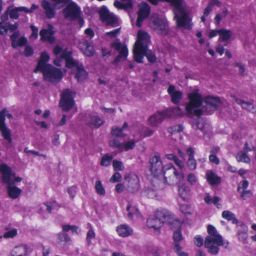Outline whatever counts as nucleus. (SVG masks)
Returning a JSON list of instances; mask_svg holds the SVG:
<instances>
[{
    "label": "nucleus",
    "mask_w": 256,
    "mask_h": 256,
    "mask_svg": "<svg viewBox=\"0 0 256 256\" xmlns=\"http://www.w3.org/2000/svg\"><path fill=\"white\" fill-rule=\"evenodd\" d=\"M112 46L119 52L118 56L113 62L114 64H116L121 60H125L128 55L127 47L120 42H115L112 44Z\"/></svg>",
    "instance_id": "4468645a"
},
{
    "label": "nucleus",
    "mask_w": 256,
    "mask_h": 256,
    "mask_svg": "<svg viewBox=\"0 0 256 256\" xmlns=\"http://www.w3.org/2000/svg\"><path fill=\"white\" fill-rule=\"evenodd\" d=\"M28 249L24 244H20L14 246L10 251L8 256H28Z\"/></svg>",
    "instance_id": "a211bd4d"
},
{
    "label": "nucleus",
    "mask_w": 256,
    "mask_h": 256,
    "mask_svg": "<svg viewBox=\"0 0 256 256\" xmlns=\"http://www.w3.org/2000/svg\"><path fill=\"white\" fill-rule=\"evenodd\" d=\"M64 62H66L67 68H72L74 71L75 77L78 82L86 79L88 73L84 70L83 65L71 58L70 52L67 50L63 52V55L60 59H57L54 61V64L56 66H61L62 64Z\"/></svg>",
    "instance_id": "f03ea898"
},
{
    "label": "nucleus",
    "mask_w": 256,
    "mask_h": 256,
    "mask_svg": "<svg viewBox=\"0 0 256 256\" xmlns=\"http://www.w3.org/2000/svg\"><path fill=\"white\" fill-rule=\"evenodd\" d=\"M109 144L110 146L116 148L121 151L123 150V144L120 143L117 140L114 139L110 140Z\"/></svg>",
    "instance_id": "8fccbe9b"
},
{
    "label": "nucleus",
    "mask_w": 256,
    "mask_h": 256,
    "mask_svg": "<svg viewBox=\"0 0 256 256\" xmlns=\"http://www.w3.org/2000/svg\"><path fill=\"white\" fill-rule=\"evenodd\" d=\"M0 172L2 173V180L4 182L8 185L12 184L14 174H12L10 168L6 164H3Z\"/></svg>",
    "instance_id": "6ab92c4d"
},
{
    "label": "nucleus",
    "mask_w": 256,
    "mask_h": 256,
    "mask_svg": "<svg viewBox=\"0 0 256 256\" xmlns=\"http://www.w3.org/2000/svg\"><path fill=\"white\" fill-rule=\"evenodd\" d=\"M180 208L183 214H192L190 206L186 204H181Z\"/></svg>",
    "instance_id": "864d4df0"
},
{
    "label": "nucleus",
    "mask_w": 256,
    "mask_h": 256,
    "mask_svg": "<svg viewBox=\"0 0 256 256\" xmlns=\"http://www.w3.org/2000/svg\"><path fill=\"white\" fill-rule=\"evenodd\" d=\"M18 28V24L17 23L11 24L7 22L3 25L0 22V34L3 35L7 33L8 31L14 32L10 36L12 45L14 48L24 46L27 42L26 39L24 37H21L18 38L20 34L18 31H16Z\"/></svg>",
    "instance_id": "20e7f679"
},
{
    "label": "nucleus",
    "mask_w": 256,
    "mask_h": 256,
    "mask_svg": "<svg viewBox=\"0 0 256 256\" xmlns=\"http://www.w3.org/2000/svg\"><path fill=\"white\" fill-rule=\"evenodd\" d=\"M112 158L113 157L112 156L106 154L102 158L100 164L102 166H107L110 164V162Z\"/></svg>",
    "instance_id": "a18cd8bd"
},
{
    "label": "nucleus",
    "mask_w": 256,
    "mask_h": 256,
    "mask_svg": "<svg viewBox=\"0 0 256 256\" xmlns=\"http://www.w3.org/2000/svg\"><path fill=\"white\" fill-rule=\"evenodd\" d=\"M88 225L90 226V228L86 234V241L88 244H91V240L95 238L96 234L91 224H89Z\"/></svg>",
    "instance_id": "37998d69"
},
{
    "label": "nucleus",
    "mask_w": 256,
    "mask_h": 256,
    "mask_svg": "<svg viewBox=\"0 0 256 256\" xmlns=\"http://www.w3.org/2000/svg\"><path fill=\"white\" fill-rule=\"evenodd\" d=\"M99 14L102 20L106 24L116 26L118 22V18L109 12L106 7L102 6L100 10Z\"/></svg>",
    "instance_id": "f8f14e48"
},
{
    "label": "nucleus",
    "mask_w": 256,
    "mask_h": 256,
    "mask_svg": "<svg viewBox=\"0 0 256 256\" xmlns=\"http://www.w3.org/2000/svg\"><path fill=\"white\" fill-rule=\"evenodd\" d=\"M174 162L179 168L180 170H181L180 172H182V170L185 169L184 163L179 160L178 157L174 160Z\"/></svg>",
    "instance_id": "e2e57ef3"
},
{
    "label": "nucleus",
    "mask_w": 256,
    "mask_h": 256,
    "mask_svg": "<svg viewBox=\"0 0 256 256\" xmlns=\"http://www.w3.org/2000/svg\"><path fill=\"white\" fill-rule=\"evenodd\" d=\"M123 130L118 127H113L112 129V134L116 137H124V134L122 132Z\"/></svg>",
    "instance_id": "de8ad7c7"
},
{
    "label": "nucleus",
    "mask_w": 256,
    "mask_h": 256,
    "mask_svg": "<svg viewBox=\"0 0 256 256\" xmlns=\"http://www.w3.org/2000/svg\"><path fill=\"white\" fill-rule=\"evenodd\" d=\"M126 209L128 212V217L130 220H132L134 216H135L138 218H142L138 210L136 207H132L128 204L126 206Z\"/></svg>",
    "instance_id": "2f4dec72"
},
{
    "label": "nucleus",
    "mask_w": 256,
    "mask_h": 256,
    "mask_svg": "<svg viewBox=\"0 0 256 256\" xmlns=\"http://www.w3.org/2000/svg\"><path fill=\"white\" fill-rule=\"evenodd\" d=\"M222 217L228 221H232V224H237L238 220L236 218L235 214L230 211L224 210L222 212Z\"/></svg>",
    "instance_id": "f704fd0d"
},
{
    "label": "nucleus",
    "mask_w": 256,
    "mask_h": 256,
    "mask_svg": "<svg viewBox=\"0 0 256 256\" xmlns=\"http://www.w3.org/2000/svg\"><path fill=\"white\" fill-rule=\"evenodd\" d=\"M112 166L114 170H122L124 168L122 162L116 160L113 161Z\"/></svg>",
    "instance_id": "5fc2aeb1"
},
{
    "label": "nucleus",
    "mask_w": 256,
    "mask_h": 256,
    "mask_svg": "<svg viewBox=\"0 0 256 256\" xmlns=\"http://www.w3.org/2000/svg\"><path fill=\"white\" fill-rule=\"evenodd\" d=\"M194 242L196 245L198 247H200L203 244L204 240L201 236H196L194 238Z\"/></svg>",
    "instance_id": "69168bd1"
},
{
    "label": "nucleus",
    "mask_w": 256,
    "mask_h": 256,
    "mask_svg": "<svg viewBox=\"0 0 256 256\" xmlns=\"http://www.w3.org/2000/svg\"><path fill=\"white\" fill-rule=\"evenodd\" d=\"M234 100L239 104H240L242 108L250 112H256V108L253 104L250 102H246L240 100L236 96H234Z\"/></svg>",
    "instance_id": "cd10ccee"
},
{
    "label": "nucleus",
    "mask_w": 256,
    "mask_h": 256,
    "mask_svg": "<svg viewBox=\"0 0 256 256\" xmlns=\"http://www.w3.org/2000/svg\"><path fill=\"white\" fill-rule=\"evenodd\" d=\"M184 129V126L182 124L174 125L168 128V132L172 134H174L182 132Z\"/></svg>",
    "instance_id": "a19ab883"
},
{
    "label": "nucleus",
    "mask_w": 256,
    "mask_h": 256,
    "mask_svg": "<svg viewBox=\"0 0 256 256\" xmlns=\"http://www.w3.org/2000/svg\"><path fill=\"white\" fill-rule=\"evenodd\" d=\"M148 26L157 34L166 36L169 32L168 22L165 16L153 14L149 19Z\"/></svg>",
    "instance_id": "39448f33"
},
{
    "label": "nucleus",
    "mask_w": 256,
    "mask_h": 256,
    "mask_svg": "<svg viewBox=\"0 0 256 256\" xmlns=\"http://www.w3.org/2000/svg\"><path fill=\"white\" fill-rule=\"evenodd\" d=\"M188 101L185 104V110L188 114L196 116L202 115L204 112L212 114L214 111L218 110L220 104L218 98L208 96L205 98L204 102L206 104L202 108V98L197 89L188 94Z\"/></svg>",
    "instance_id": "f257e3e1"
},
{
    "label": "nucleus",
    "mask_w": 256,
    "mask_h": 256,
    "mask_svg": "<svg viewBox=\"0 0 256 256\" xmlns=\"http://www.w3.org/2000/svg\"><path fill=\"white\" fill-rule=\"evenodd\" d=\"M192 126L193 128L196 130L198 129L200 130H202L204 128V126L202 123H200L198 118H196L192 122Z\"/></svg>",
    "instance_id": "09e8293b"
},
{
    "label": "nucleus",
    "mask_w": 256,
    "mask_h": 256,
    "mask_svg": "<svg viewBox=\"0 0 256 256\" xmlns=\"http://www.w3.org/2000/svg\"><path fill=\"white\" fill-rule=\"evenodd\" d=\"M237 233L248 232V228L244 224H238L236 226Z\"/></svg>",
    "instance_id": "680f3d73"
},
{
    "label": "nucleus",
    "mask_w": 256,
    "mask_h": 256,
    "mask_svg": "<svg viewBox=\"0 0 256 256\" xmlns=\"http://www.w3.org/2000/svg\"><path fill=\"white\" fill-rule=\"evenodd\" d=\"M138 16L136 22V26L140 28L142 26L144 20V8L142 6L138 12Z\"/></svg>",
    "instance_id": "58836bf2"
},
{
    "label": "nucleus",
    "mask_w": 256,
    "mask_h": 256,
    "mask_svg": "<svg viewBox=\"0 0 256 256\" xmlns=\"http://www.w3.org/2000/svg\"><path fill=\"white\" fill-rule=\"evenodd\" d=\"M122 178V176L119 172H116L113 176L111 177L110 179V182H117L120 181Z\"/></svg>",
    "instance_id": "0e129e2a"
},
{
    "label": "nucleus",
    "mask_w": 256,
    "mask_h": 256,
    "mask_svg": "<svg viewBox=\"0 0 256 256\" xmlns=\"http://www.w3.org/2000/svg\"><path fill=\"white\" fill-rule=\"evenodd\" d=\"M168 92L170 96L171 100L174 104L180 102L182 98V93L179 90H176L174 86L170 85L168 89Z\"/></svg>",
    "instance_id": "4be33fe9"
},
{
    "label": "nucleus",
    "mask_w": 256,
    "mask_h": 256,
    "mask_svg": "<svg viewBox=\"0 0 256 256\" xmlns=\"http://www.w3.org/2000/svg\"><path fill=\"white\" fill-rule=\"evenodd\" d=\"M208 232L209 234L206 238L205 246L208 248V252L212 254H216L218 252V246H222L225 248L228 245V242H224L220 235L217 234L216 228L212 225L208 226Z\"/></svg>",
    "instance_id": "7ed1b4c3"
},
{
    "label": "nucleus",
    "mask_w": 256,
    "mask_h": 256,
    "mask_svg": "<svg viewBox=\"0 0 256 256\" xmlns=\"http://www.w3.org/2000/svg\"><path fill=\"white\" fill-rule=\"evenodd\" d=\"M190 192V188L186 186H181L178 188V194L184 200H188V196Z\"/></svg>",
    "instance_id": "c9c22d12"
},
{
    "label": "nucleus",
    "mask_w": 256,
    "mask_h": 256,
    "mask_svg": "<svg viewBox=\"0 0 256 256\" xmlns=\"http://www.w3.org/2000/svg\"><path fill=\"white\" fill-rule=\"evenodd\" d=\"M239 240L244 242L248 237V232L237 233Z\"/></svg>",
    "instance_id": "338daca9"
},
{
    "label": "nucleus",
    "mask_w": 256,
    "mask_h": 256,
    "mask_svg": "<svg viewBox=\"0 0 256 256\" xmlns=\"http://www.w3.org/2000/svg\"><path fill=\"white\" fill-rule=\"evenodd\" d=\"M228 14V10L226 8H224L222 12L220 14H218L216 15L214 18V22L216 25H218L220 23V21L222 19L225 18Z\"/></svg>",
    "instance_id": "49530a36"
},
{
    "label": "nucleus",
    "mask_w": 256,
    "mask_h": 256,
    "mask_svg": "<svg viewBox=\"0 0 256 256\" xmlns=\"http://www.w3.org/2000/svg\"><path fill=\"white\" fill-rule=\"evenodd\" d=\"M150 170L152 176H158L164 173V168L159 154H156L150 160Z\"/></svg>",
    "instance_id": "9b49d317"
},
{
    "label": "nucleus",
    "mask_w": 256,
    "mask_h": 256,
    "mask_svg": "<svg viewBox=\"0 0 256 256\" xmlns=\"http://www.w3.org/2000/svg\"><path fill=\"white\" fill-rule=\"evenodd\" d=\"M96 193L98 194L104 196L106 194L105 190L102 184V183L100 180H97L95 183L94 186Z\"/></svg>",
    "instance_id": "ea45409f"
},
{
    "label": "nucleus",
    "mask_w": 256,
    "mask_h": 256,
    "mask_svg": "<svg viewBox=\"0 0 256 256\" xmlns=\"http://www.w3.org/2000/svg\"><path fill=\"white\" fill-rule=\"evenodd\" d=\"M133 53L135 60L138 62H142L144 56V32L142 30L138 31L137 40L133 48Z\"/></svg>",
    "instance_id": "0eeeda50"
},
{
    "label": "nucleus",
    "mask_w": 256,
    "mask_h": 256,
    "mask_svg": "<svg viewBox=\"0 0 256 256\" xmlns=\"http://www.w3.org/2000/svg\"><path fill=\"white\" fill-rule=\"evenodd\" d=\"M104 122V121L96 116H89L86 120V124H88L96 128L100 126Z\"/></svg>",
    "instance_id": "c85d7f7f"
},
{
    "label": "nucleus",
    "mask_w": 256,
    "mask_h": 256,
    "mask_svg": "<svg viewBox=\"0 0 256 256\" xmlns=\"http://www.w3.org/2000/svg\"><path fill=\"white\" fill-rule=\"evenodd\" d=\"M49 59L50 56L46 52H42L40 60L38 61L36 68L34 70V72H36L38 70L40 72L46 68L50 66L51 65L47 64Z\"/></svg>",
    "instance_id": "412c9836"
},
{
    "label": "nucleus",
    "mask_w": 256,
    "mask_h": 256,
    "mask_svg": "<svg viewBox=\"0 0 256 256\" xmlns=\"http://www.w3.org/2000/svg\"><path fill=\"white\" fill-rule=\"evenodd\" d=\"M51 28L52 26H50L48 29H43L40 32V34L42 40L47 41L50 43H52L54 41V38L53 37L54 32Z\"/></svg>",
    "instance_id": "393cba45"
},
{
    "label": "nucleus",
    "mask_w": 256,
    "mask_h": 256,
    "mask_svg": "<svg viewBox=\"0 0 256 256\" xmlns=\"http://www.w3.org/2000/svg\"><path fill=\"white\" fill-rule=\"evenodd\" d=\"M7 190L8 196L10 198L15 199L20 195L22 190L11 184L7 186Z\"/></svg>",
    "instance_id": "c756f323"
},
{
    "label": "nucleus",
    "mask_w": 256,
    "mask_h": 256,
    "mask_svg": "<svg viewBox=\"0 0 256 256\" xmlns=\"http://www.w3.org/2000/svg\"><path fill=\"white\" fill-rule=\"evenodd\" d=\"M209 160L216 164H218L220 163V160L216 156V154H210L209 156Z\"/></svg>",
    "instance_id": "774afa93"
},
{
    "label": "nucleus",
    "mask_w": 256,
    "mask_h": 256,
    "mask_svg": "<svg viewBox=\"0 0 256 256\" xmlns=\"http://www.w3.org/2000/svg\"><path fill=\"white\" fill-rule=\"evenodd\" d=\"M164 174L158 176H152L150 180L152 184L154 186L156 190H162L165 188L166 184Z\"/></svg>",
    "instance_id": "2eb2a0df"
},
{
    "label": "nucleus",
    "mask_w": 256,
    "mask_h": 256,
    "mask_svg": "<svg viewBox=\"0 0 256 256\" xmlns=\"http://www.w3.org/2000/svg\"><path fill=\"white\" fill-rule=\"evenodd\" d=\"M17 234V230L16 229H12L10 230L4 234V236L6 238H12L16 236Z\"/></svg>",
    "instance_id": "052dcab7"
},
{
    "label": "nucleus",
    "mask_w": 256,
    "mask_h": 256,
    "mask_svg": "<svg viewBox=\"0 0 256 256\" xmlns=\"http://www.w3.org/2000/svg\"><path fill=\"white\" fill-rule=\"evenodd\" d=\"M135 145V142L132 141H128L124 143V144H123V150H125L126 151H128L132 149Z\"/></svg>",
    "instance_id": "bf43d9fd"
},
{
    "label": "nucleus",
    "mask_w": 256,
    "mask_h": 256,
    "mask_svg": "<svg viewBox=\"0 0 256 256\" xmlns=\"http://www.w3.org/2000/svg\"><path fill=\"white\" fill-rule=\"evenodd\" d=\"M80 11L78 6L74 2H72L64 9L63 13L65 18L74 20L80 16Z\"/></svg>",
    "instance_id": "ddd939ff"
},
{
    "label": "nucleus",
    "mask_w": 256,
    "mask_h": 256,
    "mask_svg": "<svg viewBox=\"0 0 256 256\" xmlns=\"http://www.w3.org/2000/svg\"><path fill=\"white\" fill-rule=\"evenodd\" d=\"M246 152L240 151L237 154L236 158L238 162L248 164L250 162V158L247 156Z\"/></svg>",
    "instance_id": "e433bc0d"
},
{
    "label": "nucleus",
    "mask_w": 256,
    "mask_h": 256,
    "mask_svg": "<svg viewBox=\"0 0 256 256\" xmlns=\"http://www.w3.org/2000/svg\"><path fill=\"white\" fill-rule=\"evenodd\" d=\"M70 0H51L55 8H60L69 2Z\"/></svg>",
    "instance_id": "c03bdc74"
},
{
    "label": "nucleus",
    "mask_w": 256,
    "mask_h": 256,
    "mask_svg": "<svg viewBox=\"0 0 256 256\" xmlns=\"http://www.w3.org/2000/svg\"><path fill=\"white\" fill-rule=\"evenodd\" d=\"M206 178L208 182L211 185L218 184L221 182L220 178L212 172H208L206 174Z\"/></svg>",
    "instance_id": "7c9ffc66"
},
{
    "label": "nucleus",
    "mask_w": 256,
    "mask_h": 256,
    "mask_svg": "<svg viewBox=\"0 0 256 256\" xmlns=\"http://www.w3.org/2000/svg\"><path fill=\"white\" fill-rule=\"evenodd\" d=\"M26 10V8L24 6L16 7L11 10H8L10 17L12 19L16 20L19 16L18 12H24Z\"/></svg>",
    "instance_id": "72a5a7b5"
},
{
    "label": "nucleus",
    "mask_w": 256,
    "mask_h": 256,
    "mask_svg": "<svg viewBox=\"0 0 256 256\" xmlns=\"http://www.w3.org/2000/svg\"><path fill=\"white\" fill-rule=\"evenodd\" d=\"M164 173V178L166 180V184L168 185L177 184L182 181L184 178L183 172H178L176 168L171 164L166 166Z\"/></svg>",
    "instance_id": "423d86ee"
},
{
    "label": "nucleus",
    "mask_w": 256,
    "mask_h": 256,
    "mask_svg": "<svg viewBox=\"0 0 256 256\" xmlns=\"http://www.w3.org/2000/svg\"><path fill=\"white\" fill-rule=\"evenodd\" d=\"M118 234L122 237H126L132 234V228L127 224H121L116 228Z\"/></svg>",
    "instance_id": "bb28decb"
},
{
    "label": "nucleus",
    "mask_w": 256,
    "mask_h": 256,
    "mask_svg": "<svg viewBox=\"0 0 256 256\" xmlns=\"http://www.w3.org/2000/svg\"><path fill=\"white\" fill-rule=\"evenodd\" d=\"M239 192L241 194L240 196L244 200L250 198L253 194L252 192L250 190H242V192Z\"/></svg>",
    "instance_id": "4d7b16f0"
},
{
    "label": "nucleus",
    "mask_w": 256,
    "mask_h": 256,
    "mask_svg": "<svg viewBox=\"0 0 256 256\" xmlns=\"http://www.w3.org/2000/svg\"><path fill=\"white\" fill-rule=\"evenodd\" d=\"M66 50H67L68 52H70V57H72V52L70 51H69L68 50L66 49H65L64 50H63L62 48L58 46H56L54 48V50H53V52H54V53L55 55L56 56H58V54H60V57L58 58H57L56 59H55L54 60V61L57 59H60V58L63 55V52L66 51Z\"/></svg>",
    "instance_id": "79ce46f5"
},
{
    "label": "nucleus",
    "mask_w": 256,
    "mask_h": 256,
    "mask_svg": "<svg viewBox=\"0 0 256 256\" xmlns=\"http://www.w3.org/2000/svg\"><path fill=\"white\" fill-rule=\"evenodd\" d=\"M74 104V94L69 90H64L61 95L60 106L64 111H68L72 108Z\"/></svg>",
    "instance_id": "1a4fd4ad"
},
{
    "label": "nucleus",
    "mask_w": 256,
    "mask_h": 256,
    "mask_svg": "<svg viewBox=\"0 0 256 256\" xmlns=\"http://www.w3.org/2000/svg\"><path fill=\"white\" fill-rule=\"evenodd\" d=\"M219 34V41H226L230 38L232 34V32L231 31L228 30H220Z\"/></svg>",
    "instance_id": "4c0bfd02"
},
{
    "label": "nucleus",
    "mask_w": 256,
    "mask_h": 256,
    "mask_svg": "<svg viewBox=\"0 0 256 256\" xmlns=\"http://www.w3.org/2000/svg\"><path fill=\"white\" fill-rule=\"evenodd\" d=\"M5 116L10 119L12 118V116L10 114L8 113V111L6 108L0 110V130L3 138L8 142H11L12 139L11 138L10 132V129L6 126L5 123Z\"/></svg>",
    "instance_id": "6e6552de"
},
{
    "label": "nucleus",
    "mask_w": 256,
    "mask_h": 256,
    "mask_svg": "<svg viewBox=\"0 0 256 256\" xmlns=\"http://www.w3.org/2000/svg\"><path fill=\"white\" fill-rule=\"evenodd\" d=\"M78 46L83 54L88 56L93 55L94 50L91 44L86 40H82L79 44Z\"/></svg>",
    "instance_id": "aec40b11"
},
{
    "label": "nucleus",
    "mask_w": 256,
    "mask_h": 256,
    "mask_svg": "<svg viewBox=\"0 0 256 256\" xmlns=\"http://www.w3.org/2000/svg\"><path fill=\"white\" fill-rule=\"evenodd\" d=\"M164 114L168 118H170L172 116H182L184 112L181 108L179 107L172 108L164 110Z\"/></svg>",
    "instance_id": "473e14b6"
},
{
    "label": "nucleus",
    "mask_w": 256,
    "mask_h": 256,
    "mask_svg": "<svg viewBox=\"0 0 256 256\" xmlns=\"http://www.w3.org/2000/svg\"><path fill=\"white\" fill-rule=\"evenodd\" d=\"M42 72L44 80L51 82L59 81L62 77V72L58 68L52 66L40 71Z\"/></svg>",
    "instance_id": "9d476101"
},
{
    "label": "nucleus",
    "mask_w": 256,
    "mask_h": 256,
    "mask_svg": "<svg viewBox=\"0 0 256 256\" xmlns=\"http://www.w3.org/2000/svg\"><path fill=\"white\" fill-rule=\"evenodd\" d=\"M212 10V8L208 5L205 8L204 10L203 16L201 17V20L202 22H204L206 20V17H207L210 12Z\"/></svg>",
    "instance_id": "13d9d810"
},
{
    "label": "nucleus",
    "mask_w": 256,
    "mask_h": 256,
    "mask_svg": "<svg viewBox=\"0 0 256 256\" xmlns=\"http://www.w3.org/2000/svg\"><path fill=\"white\" fill-rule=\"evenodd\" d=\"M42 6L44 10L46 15L48 18H51L54 17L56 14L54 6H52L50 2L44 0L42 2Z\"/></svg>",
    "instance_id": "a878e982"
},
{
    "label": "nucleus",
    "mask_w": 256,
    "mask_h": 256,
    "mask_svg": "<svg viewBox=\"0 0 256 256\" xmlns=\"http://www.w3.org/2000/svg\"><path fill=\"white\" fill-rule=\"evenodd\" d=\"M249 182L248 180H244L238 186V192H241L242 190H247V188L248 186Z\"/></svg>",
    "instance_id": "6e6d98bb"
},
{
    "label": "nucleus",
    "mask_w": 256,
    "mask_h": 256,
    "mask_svg": "<svg viewBox=\"0 0 256 256\" xmlns=\"http://www.w3.org/2000/svg\"><path fill=\"white\" fill-rule=\"evenodd\" d=\"M196 162L194 158H188L187 161V166L189 169L194 170L196 168Z\"/></svg>",
    "instance_id": "603ef678"
},
{
    "label": "nucleus",
    "mask_w": 256,
    "mask_h": 256,
    "mask_svg": "<svg viewBox=\"0 0 256 256\" xmlns=\"http://www.w3.org/2000/svg\"><path fill=\"white\" fill-rule=\"evenodd\" d=\"M162 221L158 220L156 216H151L147 220V225L148 227L154 228L158 233H160V228L162 226Z\"/></svg>",
    "instance_id": "5701e85b"
},
{
    "label": "nucleus",
    "mask_w": 256,
    "mask_h": 256,
    "mask_svg": "<svg viewBox=\"0 0 256 256\" xmlns=\"http://www.w3.org/2000/svg\"><path fill=\"white\" fill-rule=\"evenodd\" d=\"M164 110L158 112L151 116L148 120V124L152 126H156L160 124L167 116L164 114Z\"/></svg>",
    "instance_id": "f3484780"
},
{
    "label": "nucleus",
    "mask_w": 256,
    "mask_h": 256,
    "mask_svg": "<svg viewBox=\"0 0 256 256\" xmlns=\"http://www.w3.org/2000/svg\"><path fill=\"white\" fill-rule=\"evenodd\" d=\"M155 216L160 221H162L163 224L170 219L171 213L166 209L159 208L156 212Z\"/></svg>",
    "instance_id": "b1692460"
},
{
    "label": "nucleus",
    "mask_w": 256,
    "mask_h": 256,
    "mask_svg": "<svg viewBox=\"0 0 256 256\" xmlns=\"http://www.w3.org/2000/svg\"><path fill=\"white\" fill-rule=\"evenodd\" d=\"M150 43V36L145 32V56L150 62L154 63L156 60V58L154 52L148 48V45Z\"/></svg>",
    "instance_id": "dca6fc26"
},
{
    "label": "nucleus",
    "mask_w": 256,
    "mask_h": 256,
    "mask_svg": "<svg viewBox=\"0 0 256 256\" xmlns=\"http://www.w3.org/2000/svg\"><path fill=\"white\" fill-rule=\"evenodd\" d=\"M174 242H182V232L180 230H176L173 234Z\"/></svg>",
    "instance_id": "3c124183"
}]
</instances>
